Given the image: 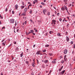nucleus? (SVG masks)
Instances as JSON below:
<instances>
[{"label": "nucleus", "mask_w": 75, "mask_h": 75, "mask_svg": "<svg viewBox=\"0 0 75 75\" xmlns=\"http://www.w3.org/2000/svg\"><path fill=\"white\" fill-rule=\"evenodd\" d=\"M10 23H14V19H10Z\"/></svg>", "instance_id": "f257e3e1"}, {"label": "nucleus", "mask_w": 75, "mask_h": 75, "mask_svg": "<svg viewBox=\"0 0 75 75\" xmlns=\"http://www.w3.org/2000/svg\"><path fill=\"white\" fill-rule=\"evenodd\" d=\"M67 52H68V50L67 49H65L64 51V54H66L67 53Z\"/></svg>", "instance_id": "f03ea898"}, {"label": "nucleus", "mask_w": 75, "mask_h": 75, "mask_svg": "<svg viewBox=\"0 0 75 75\" xmlns=\"http://www.w3.org/2000/svg\"><path fill=\"white\" fill-rule=\"evenodd\" d=\"M65 70H63L61 72V73H60V74H61L62 75L64 74V73H65Z\"/></svg>", "instance_id": "7ed1b4c3"}, {"label": "nucleus", "mask_w": 75, "mask_h": 75, "mask_svg": "<svg viewBox=\"0 0 75 75\" xmlns=\"http://www.w3.org/2000/svg\"><path fill=\"white\" fill-rule=\"evenodd\" d=\"M66 40L67 42H68L69 41V38L67 36H66Z\"/></svg>", "instance_id": "20e7f679"}, {"label": "nucleus", "mask_w": 75, "mask_h": 75, "mask_svg": "<svg viewBox=\"0 0 75 75\" xmlns=\"http://www.w3.org/2000/svg\"><path fill=\"white\" fill-rule=\"evenodd\" d=\"M15 7L16 10H17L18 9V5L17 4L15 6Z\"/></svg>", "instance_id": "39448f33"}, {"label": "nucleus", "mask_w": 75, "mask_h": 75, "mask_svg": "<svg viewBox=\"0 0 75 75\" xmlns=\"http://www.w3.org/2000/svg\"><path fill=\"white\" fill-rule=\"evenodd\" d=\"M26 15V13H23L22 14L21 16H25V15Z\"/></svg>", "instance_id": "423d86ee"}, {"label": "nucleus", "mask_w": 75, "mask_h": 75, "mask_svg": "<svg viewBox=\"0 0 75 75\" xmlns=\"http://www.w3.org/2000/svg\"><path fill=\"white\" fill-rule=\"evenodd\" d=\"M40 51H38L36 53V54L40 55Z\"/></svg>", "instance_id": "0eeeda50"}, {"label": "nucleus", "mask_w": 75, "mask_h": 75, "mask_svg": "<svg viewBox=\"0 0 75 75\" xmlns=\"http://www.w3.org/2000/svg\"><path fill=\"white\" fill-rule=\"evenodd\" d=\"M66 57H67V55H64V61H65L66 62L67 61V60H65L66 59Z\"/></svg>", "instance_id": "6e6552de"}, {"label": "nucleus", "mask_w": 75, "mask_h": 75, "mask_svg": "<svg viewBox=\"0 0 75 75\" xmlns=\"http://www.w3.org/2000/svg\"><path fill=\"white\" fill-rule=\"evenodd\" d=\"M48 61L47 60H46L44 61V63H48Z\"/></svg>", "instance_id": "1a4fd4ad"}, {"label": "nucleus", "mask_w": 75, "mask_h": 75, "mask_svg": "<svg viewBox=\"0 0 75 75\" xmlns=\"http://www.w3.org/2000/svg\"><path fill=\"white\" fill-rule=\"evenodd\" d=\"M61 10H62V11H64L65 10V8H64L63 7H62L61 8Z\"/></svg>", "instance_id": "9d476101"}, {"label": "nucleus", "mask_w": 75, "mask_h": 75, "mask_svg": "<svg viewBox=\"0 0 75 75\" xmlns=\"http://www.w3.org/2000/svg\"><path fill=\"white\" fill-rule=\"evenodd\" d=\"M34 30H35V33H37V32H38V30L36 29V28H34Z\"/></svg>", "instance_id": "9b49d317"}, {"label": "nucleus", "mask_w": 75, "mask_h": 75, "mask_svg": "<svg viewBox=\"0 0 75 75\" xmlns=\"http://www.w3.org/2000/svg\"><path fill=\"white\" fill-rule=\"evenodd\" d=\"M32 66L33 67H35V65H34V62L32 63Z\"/></svg>", "instance_id": "f8f14e48"}, {"label": "nucleus", "mask_w": 75, "mask_h": 75, "mask_svg": "<svg viewBox=\"0 0 75 75\" xmlns=\"http://www.w3.org/2000/svg\"><path fill=\"white\" fill-rule=\"evenodd\" d=\"M25 7V6H24L22 5L21 6V8H22V9H23V8H24Z\"/></svg>", "instance_id": "ddd939ff"}, {"label": "nucleus", "mask_w": 75, "mask_h": 75, "mask_svg": "<svg viewBox=\"0 0 75 75\" xmlns=\"http://www.w3.org/2000/svg\"><path fill=\"white\" fill-rule=\"evenodd\" d=\"M49 46H50V45L47 44L45 45V47H49Z\"/></svg>", "instance_id": "4468645a"}, {"label": "nucleus", "mask_w": 75, "mask_h": 75, "mask_svg": "<svg viewBox=\"0 0 75 75\" xmlns=\"http://www.w3.org/2000/svg\"><path fill=\"white\" fill-rule=\"evenodd\" d=\"M57 36L59 37H61V35L60 34V33H58L57 34Z\"/></svg>", "instance_id": "2eb2a0df"}, {"label": "nucleus", "mask_w": 75, "mask_h": 75, "mask_svg": "<svg viewBox=\"0 0 75 75\" xmlns=\"http://www.w3.org/2000/svg\"><path fill=\"white\" fill-rule=\"evenodd\" d=\"M46 11H47V10H46V9H43V12L46 13Z\"/></svg>", "instance_id": "dca6fc26"}, {"label": "nucleus", "mask_w": 75, "mask_h": 75, "mask_svg": "<svg viewBox=\"0 0 75 75\" xmlns=\"http://www.w3.org/2000/svg\"><path fill=\"white\" fill-rule=\"evenodd\" d=\"M64 8L66 10L68 9V8H67V7L65 6H64Z\"/></svg>", "instance_id": "f3484780"}, {"label": "nucleus", "mask_w": 75, "mask_h": 75, "mask_svg": "<svg viewBox=\"0 0 75 75\" xmlns=\"http://www.w3.org/2000/svg\"><path fill=\"white\" fill-rule=\"evenodd\" d=\"M52 21L53 22V23H55L56 22V21H55V20H52Z\"/></svg>", "instance_id": "a211bd4d"}, {"label": "nucleus", "mask_w": 75, "mask_h": 75, "mask_svg": "<svg viewBox=\"0 0 75 75\" xmlns=\"http://www.w3.org/2000/svg\"><path fill=\"white\" fill-rule=\"evenodd\" d=\"M27 8H25L24 9V11H25V12H26V11H27Z\"/></svg>", "instance_id": "6ab92c4d"}, {"label": "nucleus", "mask_w": 75, "mask_h": 75, "mask_svg": "<svg viewBox=\"0 0 75 75\" xmlns=\"http://www.w3.org/2000/svg\"><path fill=\"white\" fill-rule=\"evenodd\" d=\"M30 32H31V33H34V31L33 30H31Z\"/></svg>", "instance_id": "aec40b11"}, {"label": "nucleus", "mask_w": 75, "mask_h": 75, "mask_svg": "<svg viewBox=\"0 0 75 75\" xmlns=\"http://www.w3.org/2000/svg\"><path fill=\"white\" fill-rule=\"evenodd\" d=\"M52 63H54V64H55V63H56V61H52Z\"/></svg>", "instance_id": "412c9836"}, {"label": "nucleus", "mask_w": 75, "mask_h": 75, "mask_svg": "<svg viewBox=\"0 0 75 75\" xmlns=\"http://www.w3.org/2000/svg\"><path fill=\"white\" fill-rule=\"evenodd\" d=\"M61 63L62 64H64V61L63 60H62L61 62Z\"/></svg>", "instance_id": "4be33fe9"}, {"label": "nucleus", "mask_w": 75, "mask_h": 75, "mask_svg": "<svg viewBox=\"0 0 75 75\" xmlns=\"http://www.w3.org/2000/svg\"><path fill=\"white\" fill-rule=\"evenodd\" d=\"M26 64H29V63L28 62V61H26L25 62Z\"/></svg>", "instance_id": "5701e85b"}, {"label": "nucleus", "mask_w": 75, "mask_h": 75, "mask_svg": "<svg viewBox=\"0 0 75 75\" xmlns=\"http://www.w3.org/2000/svg\"><path fill=\"white\" fill-rule=\"evenodd\" d=\"M41 4H42V5H45V3H44L43 2H41Z\"/></svg>", "instance_id": "b1692460"}, {"label": "nucleus", "mask_w": 75, "mask_h": 75, "mask_svg": "<svg viewBox=\"0 0 75 75\" xmlns=\"http://www.w3.org/2000/svg\"><path fill=\"white\" fill-rule=\"evenodd\" d=\"M59 20L60 21V22H61V21H62V19H61V18H59Z\"/></svg>", "instance_id": "393cba45"}, {"label": "nucleus", "mask_w": 75, "mask_h": 75, "mask_svg": "<svg viewBox=\"0 0 75 75\" xmlns=\"http://www.w3.org/2000/svg\"><path fill=\"white\" fill-rule=\"evenodd\" d=\"M42 52H46V50H42Z\"/></svg>", "instance_id": "a878e982"}, {"label": "nucleus", "mask_w": 75, "mask_h": 75, "mask_svg": "<svg viewBox=\"0 0 75 75\" xmlns=\"http://www.w3.org/2000/svg\"><path fill=\"white\" fill-rule=\"evenodd\" d=\"M32 12H33V11H32V10L30 11L29 12L30 14H31L32 13Z\"/></svg>", "instance_id": "bb28decb"}, {"label": "nucleus", "mask_w": 75, "mask_h": 75, "mask_svg": "<svg viewBox=\"0 0 75 75\" xmlns=\"http://www.w3.org/2000/svg\"><path fill=\"white\" fill-rule=\"evenodd\" d=\"M23 54H20V57H23Z\"/></svg>", "instance_id": "cd10ccee"}, {"label": "nucleus", "mask_w": 75, "mask_h": 75, "mask_svg": "<svg viewBox=\"0 0 75 75\" xmlns=\"http://www.w3.org/2000/svg\"><path fill=\"white\" fill-rule=\"evenodd\" d=\"M64 1V2H67V1H68V0H64V1Z\"/></svg>", "instance_id": "c85d7f7f"}, {"label": "nucleus", "mask_w": 75, "mask_h": 75, "mask_svg": "<svg viewBox=\"0 0 75 75\" xmlns=\"http://www.w3.org/2000/svg\"><path fill=\"white\" fill-rule=\"evenodd\" d=\"M32 6V4H30L28 6V7H30V6Z\"/></svg>", "instance_id": "c756f323"}, {"label": "nucleus", "mask_w": 75, "mask_h": 75, "mask_svg": "<svg viewBox=\"0 0 75 75\" xmlns=\"http://www.w3.org/2000/svg\"><path fill=\"white\" fill-rule=\"evenodd\" d=\"M27 21H26L25 22H24V23L26 25L27 24Z\"/></svg>", "instance_id": "7c9ffc66"}, {"label": "nucleus", "mask_w": 75, "mask_h": 75, "mask_svg": "<svg viewBox=\"0 0 75 75\" xmlns=\"http://www.w3.org/2000/svg\"><path fill=\"white\" fill-rule=\"evenodd\" d=\"M50 12H48L47 13L48 16H50Z\"/></svg>", "instance_id": "2f4dec72"}, {"label": "nucleus", "mask_w": 75, "mask_h": 75, "mask_svg": "<svg viewBox=\"0 0 75 75\" xmlns=\"http://www.w3.org/2000/svg\"><path fill=\"white\" fill-rule=\"evenodd\" d=\"M37 64H39V62L38 61V59H37Z\"/></svg>", "instance_id": "473e14b6"}, {"label": "nucleus", "mask_w": 75, "mask_h": 75, "mask_svg": "<svg viewBox=\"0 0 75 75\" xmlns=\"http://www.w3.org/2000/svg\"><path fill=\"white\" fill-rule=\"evenodd\" d=\"M12 13L13 14H14V11H12Z\"/></svg>", "instance_id": "72a5a7b5"}, {"label": "nucleus", "mask_w": 75, "mask_h": 75, "mask_svg": "<svg viewBox=\"0 0 75 75\" xmlns=\"http://www.w3.org/2000/svg\"><path fill=\"white\" fill-rule=\"evenodd\" d=\"M49 55H50V56L52 55V53H49Z\"/></svg>", "instance_id": "f704fd0d"}, {"label": "nucleus", "mask_w": 75, "mask_h": 75, "mask_svg": "<svg viewBox=\"0 0 75 75\" xmlns=\"http://www.w3.org/2000/svg\"><path fill=\"white\" fill-rule=\"evenodd\" d=\"M16 50H18L19 49H18V47H17L16 48Z\"/></svg>", "instance_id": "c9c22d12"}, {"label": "nucleus", "mask_w": 75, "mask_h": 75, "mask_svg": "<svg viewBox=\"0 0 75 75\" xmlns=\"http://www.w3.org/2000/svg\"><path fill=\"white\" fill-rule=\"evenodd\" d=\"M61 70H62V69L60 68L59 69V71H61Z\"/></svg>", "instance_id": "e433bc0d"}, {"label": "nucleus", "mask_w": 75, "mask_h": 75, "mask_svg": "<svg viewBox=\"0 0 75 75\" xmlns=\"http://www.w3.org/2000/svg\"><path fill=\"white\" fill-rule=\"evenodd\" d=\"M8 11V10L7 9V8H6V10H5V11H6V12L7 11Z\"/></svg>", "instance_id": "4c0bfd02"}, {"label": "nucleus", "mask_w": 75, "mask_h": 75, "mask_svg": "<svg viewBox=\"0 0 75 75\" xmlns=\"http://www.w3.org/2000/svg\"><path fill=\"white\" fill-rule=\"evenodd\" d=\"M35 1L36 2V3H38V1L37 0H35Z\"/></svg>", "instance_id": "58836bf2"}, {"label": "nucleus", "mask_w": 75, "mask_h": 75, "mask_svg": "<svg viewBox=\"0 0 75 75\" xmlns=\"http://www.w3.org/2000/svg\"><path fill=\"white\" fill-rule=\"evenodd\" d=\"M71 44H73V43H74V42H73V41H71Z\"/></svg>", "instance_id": "ea45409f"}, {"label": "nucleus", "mask_w": 75, "mask_h": 75, "mask_svg": "<svg viewBox=\"0 0 75 75\" xmlns=\"http://www.w3.org/2000/svg\"><path fill=\"white\" fill-rule=\"evenodd\" d=\"M39 55H42V54L41 53H39Z\"/></svg>", "instance_id": "a19ab883"}, {"label": "nucleus", "mask_w": 75, "mask_h": 75, "mask_svg": "<svg viewBox=\"0 0 75 75\" xmlns=\"http://www.w3.org/2000/svg\"><path fill=\"white\" fill-rule=\"evenodd\" d=\"M2 44L4 45H5V43L4 42L2 43Z\"/></svg>", "instance_id": "79ce46f5"}, {"label": "nucleus", "mask_w": 75, "mask_h": 75, "mask_svg": "<svg viewBox=\"0 0 75 75\" xmlns=\"http://www.w3.org/2000/svg\"><path fill=\"white\" fill-rule=\"evenodd\" d=\"M50 34H51V33H52V31H50L49 32Z\"/></svg>", "instance_id": "37998d69"}, {"label": "nucleus", "mask_w": 75, "mask_h": 75, "mask_svg": "<svg viewBox=\"0 0 75 75\" xmlns=\"http://www.w3.org/2000/svg\"><path fill=\"white\" fill-rule=\"evenodd\" d=\"M33 4H35V1H33Z\"/></svg>", "instance_id": "c03bdc74"}, {"label": "nucleus", "mask_w": 75, "mask_h": 75, "mask_svg": "<svg viewBox=\"0 0 75 75\" xmlns=\"http://www.w3.org/2000/svg\"><path fill=\"white\" fill-rule=\"evenodd\" d=\"M72 16H73V17H75V15L74 14L72 15Z\"/></svg>", "instance_id": "a18cd8bd"}, {"label": "nucleus", "mask_w": 75, "mask_h": 75, "mask_svg": "<svg viewBox=\"0 0 75 75\" xmlns=\"http://www.w3.org/2000/svg\"><path fill=\"white\" fill-rule=\"evenodd\" d=\"M30 21L31 23H33V20L30 19Z\"/></svg>", "instance_id": "49530a36"}, {"label": "nucleus", "mask_w": 75, "mask_h": 75, "mask_svg": "<svg viewBox=\"0 0 75 75\" xmlns=\"http://www.w3.org/2000/svg\"><path fill=\"white\" fill-rule=\"evenodd\" d=\"M62 58V56H60V59H61V58Z\"/></svg>", "instance_id": "de8ad7c7"}, {"label": "nucleus", "mask_w": 75, "mask_h": 75, "mask_svg": "<svg viewBox=\"0 0 75 75\" xmlns=\"http://www.w3.org/2000/svg\"><path fill=\"white\" fill-rule=\"evenodd\" d=\"M63 67H64L63 66H62V67H61V69H62V68H63Z\"/></svg>", "instance_id": "09e8293b"}, {"label": "nucleus", "mask_w": 75, "mask_h": 75, "mask_svg": "<svg viewBox=\"0 0 75 75\" xmlns=\"http://www.w3.org/2000/svg\"><path fill=\"white\" fill-rule=\"evenodd\" d=\"M68 13L69 15H71V14L70 13H69V12H68V13Z\"/></svg>", "instance_id": "8fccbe9b"}, {"label": "nucleus", "mask_w": 75, "mask_h": 75, "mask_svg": "<svg viewBox=\"0 0 75 75\" xmlns=\"http://www.w3.org/2000/svg\"><path fill=\"white\" fill-rule=\"evenodd\" d=\"M43 1L44 3H45L46 2V0H44Z\"/></svg>", "instance_id": "3c124183"}, {"label": "nucleus", "mask_w": 75, "mask_h": 75, "mask_svg": "<svg viewBox=\"0 0 75 75\" xmlns=\"http://www.w3.org/2000/svg\"><path fill=\"white\" fill-rule=\"evenodd\" d=\"M74 48H75V44H74V47H73Z\"/></svg>", "instance_id": "603ef678"}, {"label": "nucleus", "mask_w": 75, "mask_h": 75, "mask_svg": "<svg viewBox=\"0 0 75 75\" xmlns=\"http://www.w3.org/2000/svg\"><path fill=\"white\" fill-rule=\"evenodd\" d=\"M22 5H24V2H22Z\"/></svg>", "instance_id": "864d4df0"}, {"label": "nucleus", "mask_w": 75, "mask_h": 75, "mask_svg": "<svg viewBox=\"0 0 75 75\" xmlns=\"http://www.w3.org/2000/svg\"><path fill=\"white\" fill-rule=\"evenodd\" d=\"M72 6V4H70L69 5V7H70V6Z\"/></svg>", "instance_id": "5fc2aeb1"}, {"label": "nucleus", "mask_w": 75, "mask_h": 75, "mask_svg": "<svg viewBox=\"0 0 75 75\" xmlns=\"http://www.w3.org/2000/svg\"><path fill=\"white\" fill-rule=\"evenodd\" d=\"M11 44H10V45H9L8 47H11Z\"/></svg>", "instance_id": "6e6d98bb"}, {"label": "nucleus", "mask_w": 75, "mask_h": 75, "mask_svg": "<svg viewBox=\"0 0 75 75\" xmlns=\"http://www.w3.org/2000/svg\"><path fill=\"white\" fill-rule=\"evenodd\" d=\"M14 62H16V61H17L16 60V59H15L14 60Z\"/></svg>", "instance_id": "4d7b16f0"}, {"label": "nucleus", "mask_w": 75, "mask_h": 75, "mask_svg": "<svg viewBox=\"0 0 75 75\" xmlns=\"http://www.w3.org/2000/svg\"><path fill=\"white\" fill-rule=\"evenodd\" d=\"M35 45H34L33 46V48H35Z\"/></svg>", "instance_id": "13d9d810"}, {"label": "nucleus", "mask_w": 75, "mask_h": 75, "mask_svg": "<svg viewBox=\"0 0 75 75\" xmlns=\"http://www.w3.org/2000/svg\"><path fill=\"white\" fill-rule=\"evenodd\" d=\"M17 25V23H16V21H15V26Z\"/></svg>", "instance_id": "bf43d9fd"}, {"label": "nucleus", "mask_w": 75, "mask_h": 75, "mask_svg": "<svg viewBox=\"0 0 75 75\" xmlns=\"http://www.w3.org/2000/svg\"><path fill=\"white\" fill-rule=\"evenodd\" d=\"M32 34H33V35H35V34L34 33H32Z\"/></svg>", "instance_id": "052dcab7"}, {"label": "nucleus", "mask_w": 75, "mask_h": 75, "mask_svg": "<svg viewBox=\"0 0 75 75\" xmlns=\"http://www.w3.org/2000/svg\"><path fill=\"white\" fill-rule=\"evenodd\" d=\"M14 44H16V42H15L14 43Z\"/></svg>", "instance_id": "680f3d73"}, {"label": "nucleus", "mask_w": 75, "mask_h": 75, "mask_svg": "<svg viewBox=\"0 0 75 75\" xmlns=\"http://www.w3.org/2000/svg\"><path fill=\"white\" fill-rule=\"evenodd\" d=\"M31 75H34V73H32L31 74Z\"/></svg>", "instance_id": "e2e57ef3"}, {"label": "nucleus", "mask_w": 75, "mask_h": 75, "mask_svg": "<svg viewBox=\"0 0 75 75\" xmlns=\"http://www.w3.org/2000/svg\"><path fill=\"white\" fill-rule=\"evenodd\" d=\"M40 8H42V6L41 5H40Z\"/></svg>", "instance_id": "0e129e2a"}, {"label": "nucleus", "mask_w": 75, "mask_h": 75, "mask_svg": "<svg viewBox=\"0 0 75 75\" xmlns=\"http://www.w3.org/2000/svg\"><path fill=\"white\" fill-rule=\"evenodd\" d=\"M17 32H18V29L16 30Z\"/></svg>", "instance_id": "69168bd1"}, {"label": "nucleus", "mask_w": 75, "mask_h": 75, "mask_svg": "<svg viewBox=\"0 0 75 75\" xmlns=\"http://www.w3.org/2000/svg\"><path fill=\"white\" fill-rule=\"evenodd\" d=\"M4 28H5V27H2V29H4Z\"/></svg>", "instance_id": "338daca9"}, {"label": "nucleus", "mask_w": 75, "mask_h": 75, "mask_svg": "<svg viewBox=\"0 0 75 75\" xmlns=\"http://www.w3.org/2000/svg\"><path fill=\"white\" fill-rule=\"evenodd\" d=\"M66 10L67 11V12L68 13L69 12L68 11V9H67Z\"/></svg>", "instance_id": "774afa93"}]
</instances>
